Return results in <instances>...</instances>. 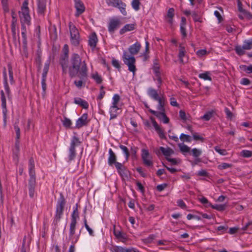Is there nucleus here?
<instances>
[{
  "label": "nucleus",
  "instance_id": "obj_1",
  "mask_svg": "<svg viewBox=\"0 0 252 252\" xmlns=\"http://www.w3.org/2000/svg\"><path fill=\"white\" fill-rule=\"evenodd\" d=\"M71 66L69 67V74L70 77H74L77 74H82L83 76L88 73V68L85 61H82L80 56L73 53L70 59Z\"/></svg>",
  "mask_w": 252,
  "mask_h": 252
},
{
  "label": "nucleus",
  "instance_id": "obj_2",
  "mask_svg": "<svg viewBox=\"0 0 252 252\" xmlns=\"http://www.w3.org/2000/svg\"><path fill=\"white\" fill-rule=\"evenodd\" d=\"M141 46L139 42H136L134 44L130 46L128 49V52L124 51L123 55V60L125 64L127 65L128 67V70L132 72L133 74L136 71V68L135 65L136 60L134 57L138 53Z\"/></svg>",
  "mask_w": 252,
  "mask_h": 252
},
{
  "label": "nucleus",
  "instance_id": "obj_3",
  "mask_svg": "<svg viewBox=\"0 0 252 252\" xmlns=\"http://www.w3.org/2000/svg\"><path fill=\"white\" fill-rule=\"evenodd\" d=\"M29 175L28 187L29 190V195L31 198L33 197L35 188L36 186V177L34 170V162L32 158L29 159Z\"/></svg>",
  "mask_w": 252,
  "mask_h": 252
},
{
  "label": "nucleus",
  "instance_id": "obj_4",
  "mask_svg": "<svg viewBox=\"0 0 252 252\" xmlns=\"http://www.w3.org/2000/svg\"><path fill=\"white\" fill-rule=\"evenodd\" d=\"M65 203V199L63 194L62 193H60V197L57 201L56 208V213L53 221V224L55 227L58 226V223L62 217Z\"/></svg>",
  "mask_w": 252,
  "mask_h": 252
},
{
  "label": "nucleus",
  "instance_id": "obj_5",
  "mask_svg": "<svg viewBox=\"0 0 252 252\" xmlns=\"http://www.w3.org/2000/svg\"><path fill=\"white\" fill-rule=\"evenodd\" d=\"M77 206L78 205L76 204V207L71 214V222L69 225V239L73 243H76L79 238L78 235H75L77 219L79 217Z\"/></svg>",
  "mask_w": 252,
  "mask_h": 252
},
{
  "label": "nucleus",
  "instance_id": "obj_6",
  "mask_svg": "<svg viewBox=\"0 0 252 252\" xmlns=\"http://www.w3.org/2000/svg\"><path fill=\"white\" fill-rule=\"evenodd\" d=\"M28 4V0H24L21 7V10L19 11V16L21 23H25L29 25L31 23V17L29 14Z\"/></svg>",
  "mask_w": 252,
  "mask_h": 252
},
{
  "label": "nucleus",
  "instance_id": "obj_7",
  "mask_svg": "<svg viewBox=\"0 0 252 252\" xmlns=\"http://www.w3.org/2000/svg\"><path fill=\"white\" fill-rule=\"evenodd\" d=\"M108 6L117 8L121 13L126 16L127 12L126 11V5L121 0H105Z\"/></svg>",
  "mask_w": 252,
  "mask_h": 252
},
{
  "label": "nucleus",
  "instance_id": "obj_8",
  "mask_svg": "<svg viewBox=\"0 0 252 252\" xmlns=\"http://www.w3.org/2000/svg\"><path fill=\"white\" fill-rule=\"evenodd\" d=\"M69 28L71 43L73 45L77 46L79 44L80 42V35L79 32L75 26L71 22L69 23Z\"/></svg>",
  "mask_w": 252,
  "mask_h": 252
},
{
  "label": "nucleus",
  "instance_id": "obj_9",
  "mask_svg": "<svg viewBox=\"0 0 252 252\" xmlns=\"http://www.w3.org/2000/svg\"><path fill=\"white\" fill-rule=\"evenodd\" d=\"M251 49H252V38L250 40H245L242 46H236L235 50L238 55L242 56L245 54V50H250Z\"/></svg>",
  "mask_w": 252,
  "mask_h": 252
},
{
  "label": "nucleus",
  "instance_id": "obj_10",
  "mask_svg": "<svg viewBox=\"0 0 252 252\" xmlns=\"http://www.w3.org/2000/svg\"><path fill=\"white\" fill-rule=\"evenodd\" d=\"M80 143L81 142L77 137L75 136H73L69 150V161L72 160L75 157V147L79 145Z\"/></svg>",
  "mask_w": 252,
  "mask_h": 252
},
{
  "label": "nucleus",
  "instance_id": "obj_11",
  "mask_svg": "<svg viewBox=\"0 0 252 252\" xmlns=\"http://www.w3.org/2000/svg\"><path fill=\"white\" fill-rule=\"evenodd\" d=\"M141 158L143 164L146 166H153V157L148 150L143 149L141 150Z\"/></svg>",
  "mask_w": 252,
  "mask_h": 252
},
{
  "label": "nucleus",
  "instance_id": "obj_12",
  "mask_svg": "<svg viewBox=\"0 0 252 252\" xmlns=\"http://www.w3.org/2000/svg\"><path fill=\"white\" fill-rule=\"evenodd\" d=\"M122 24L120 19L114 17L111 18L108 25V30L110 33H114L115 30L120 27Z\"/></svg>",
  "mask_w": 252,
  "mask_h": 252
},
{
  "label": "nucleus",
  "instance_id": "obj_13",
  "mask_svg": "<svg viewBox=\"0 0 252 252\" xmlns=\"http://www.w3.org/2000/svg\"><path fill=\"white\" fill-rule=\"evenodd\" d=\"M153 69L154 72L157 77V80L158 82V87L160 88V85L162 83V73L160 71V66L157 60H155L154 61Z\"/></svg>",
  "mask_w": 252,
  "mask_h": 252
},
{
  "label": "nucleus",
  "instance_id": "obj_14",
  "mask_svg": "<svg viewBox=\"0 0 252 252\" xmlns=\"http://www.w3.org/2000/svg\"><path fill=\"white\" fill-rule=\"evenodd\" d=\"M149 112L156 116L159 120L164 124H168L169 122V119L167 117L165 112H158L152 109H149Z\"/></svg>",
  "mask_w": 252,
  "mask_h": 252
},
{
  "label": "nucleus",
  "instance_id": "obj_15",
  "mask_svg": "<svg viewBox=\"0 0 252 252\" xmlns=\"http://www.w3.org/2000/svg\"><path fill=\"white\" fill-rule=\"evenodd\" d=\"M74 6L76 9L75 16L78 17L80 15L83 13L85 10V7L81 0H74Z\"/></svg>",
  "mask_w": 252,
  "mask_h": 252
},
{
  "label": "nucleus",
  "instance_id": "obj_16",
  "mask_svg": "<svg viewBox=\"0 0 252 252\" xmlns=\"http://www.w3.org/2000/svg\"><path fill=\"white\" fill-rule=\"evenodd\" d=\"M150 119L155 129V130L158 133L159 137L161 139H166V136L163 129L160 127V126L158 124V123L153 117H151Z\"/></svg>",
  "mask_w": 252,
  "mask_h": 252
},
{
  "label": "nucleus",
  "instance_id": "obj_17",
  "mask_svg": "<svg viewBox=\"0 0 252 252\" xmlns=\"http://www.w3.org/2000/svg\"><path fill=\"white\" fill-rule=\"evenodd\" d=\"M88 114L87 113L83 114L76 122V127L79 128L87 125L88 122L87 121Z\"/></svg>",
  "mask_w": 252,
  "mask_h": 252
},
{
  "label": "nucleus",
  "instance_id": "obj_18",
  "mask_svg": "<svg viewBox=\"0 0 252 252\" xmlns=\"http://www.w3.org/2000/svg\"><path fill=\"white\" fill-rule=\"evenodd\" d=\"M77 75L80 80H75L74 82V84L77 87L81 88L83 85H85V83L87 79L88 73H86L85 76H83L82 74H79Z\"/></svg>",
  "mask_w": 252,
  "mask_h": 252
},
{
  "label": "nucleus",
  "instance_id": "obj_19",
  "mask_svg": "<svg viewBox=\"0 0 252 252\" xmlns=\"http://www.w3.org/2000/svg\"><path fill=\"white\" fill-rule=\"evenodd\" d=\"M115 167L119 173V174L122 177H126L127 176V170L126 167L120 162H117L116 163Z\"/></svg>",
  "mask_w": 252,
  "mask_h": 252
},
{
  "label": "nucleus",
  "instance_id": "obj_20",
  "mask_svg": "<svg viewBox=\"0 0 252 252\" xmlns=\"http://www.w3.org/2000/svg\"><path fill=\"white\" fill-rule=\"evenodd\" d=\"M148 94L155 100L158 101L159 99L164 97V96L161 95L159 96L158 94V92L152 88H149L148 90Z\"/></svg>",
  "mask_w": 252,
  "mask_h": 252
},
{
  "label": "nucleus",
  "instance_id": "obj_21",
  "mask_svg": "<svg viewBox=\"0 0 252 252\" xmlns=\"http://www.w3.org/2000/svg\"><path fill=\"white\" fill-rule=\"evenodd\" d=\"M109 157L108 159V163L110 166H112L113 164L116 165V163L118 162L116 161L117 157L115 154L113 152L111 149L109 150Z\"/></svg>",
  "mask_w": 252,
  "mask_h": 252
},
{
  "label": "nucleus",
  "instance_id": "obj_22",
  "mask_svg": "<svg viewBox=\"0 0 252 252\" xmlns=\"http://www.w3.org/2000/svg\"><path fill=\"white\" fill-rule=\"evenodd\" d=\"M120 109L118 106L112 105L109 109V113L110 114V120L114 119L117 118L119 114V111Z\"/></svg>",
  "mask_w": 252,
  "mask_h": 252
},
{
  "label": "nucleus",
  "instance_id": "obj_23",
  "mask_svg": "<svg viewBox=\"0 0 252 252\" xmlns=\"http://www.w3.org/2000/svg\"><path fill=\"white\" fill-rule=\"evenodd\" d=\"M46 0H38L37 12L39 14L43 15L46 10Z\"/></svg>",
  "mask_w": 252,
  "mask_h": 252
},
{
  "label": "nucleus",
  "instance_id": "obj_24",
  "mask_svg": "<svg viewBox=\"0 0 252 252\" xmlns=\"http://www.w3.org/2000/svg\"><path fill=\"white\" fill-rule=\"evenodd\" d=\"M74 103L82 107L84 109H88L89 107L88 103L85 100L80 97H75L74 98Z\"/></svg>",
  "mask_w": 252,
  "mask_h": 252
},
{
  "label": "nucleus",
  "instance_id": "obj_25",
  "mask_svg": "<svg viewBox=\"0 0 252 252\" xmlns=\"http://www.w3.org/2000/svg\"><path fill=\"white\" fill-rule=\"evenodd\" d=\"M135 29V24H126L122 29H121L119 33L120 34H123L125 32H130L134 30Z\"/></svg>",
  "mask_w": 252,
  "mask_h": 252
},
{
  "label": "nucleus",
  "instance_id": "obj_26",
  "mask_svg": "<svg viewBox=\"0 0 252 252\" xmlns=\"http://www.w3.org/2000/svg\"><path fill=\"white\" fill-rule=\"evenodd\" d=\"M97 41L98 40L95 33H93L89 37V45L92 49H94L96 47Z\"/></svg>",
  "mask_w": 252,
  "mask_h": 252
},
{
  "label": "nucleus",
  "instance_id": "obj_27",
  "mask_svg": "<svg viewBox=\"0 0 252 252\" xmlns=\"http://www.w3.org/2000/svg\"><path fill=\"white\" fill-rule=\"evenodd\" d=\"M159 150L161 152L163 155L166 157V158L170 156L174 153V151L169 147L165 148L163 147H160Z\"/></svg>",
  "mask_w": 252,
  "mask_h": 252
},
{
  "label": "nucleus",
  "instance_id": "obj_28",
  "mask_svg": "<svg viewBox=\"0 0 252 252\" xmlns=\"http://www.w3.org/2000/svg\"><path fill=\"white\" fill-rule=\"evenodd\" d=\"M14 158H18L20 153V142L19 140H15V146L13 149Z\"/></svg>",
  "mask_w": 252,
  "mask_h": 252
},
{
  "label": "nucleus",
  "instance_id": "obj_29",
  "mask_svg": "<svg viewBox=\"0 0 252 252\" xmlns=\"http://www.w3.org/2000/svg\"><path fill=\"white\" fill-rule=\"evenodd\" d=\"M3 83H4V89H5L6 94H7L8 95H9L10 93V90L9 86L8 85L7 75H6L5 68H4V69L3 71Z\"/></svg>",
  "mask_w": 252,
  "mask_h": 252
},
{
  "label": "nucleus",
  "instance_id": "obj_30",
  "mask_svg": "<svg viewBox=\"0 0 252 252\" xmlns=\"http://www.w3.org/2000/svg\"><path fill=\"white\" fill-rule=\"evenodd\" d=\"M174 12L175 10L173 8H170L168 10L166 15V18L168 19L167 22L171 25L173 24Z\"/></svg>",
  "mask_w": 252,
  "mask_h": 252
},
{
  "label": "nucleus",
  "instance_id": "obj_31",
  "mask_svg": "<svg viewBox=\"0 0 252 252\" xmlns=\"http://www.w3.org/2000/svg\"><path fill=\"white\" fill-rule=\"evenodd\" d=\"M60 64L62 65L63 72L65 73L68 67V57L63 58L60 61Z\"/></svg>",
  "mask_w": 252,
  "mask_h": 252
},
{
  "label": "nucleus",
  "instance_id": "obj_32",
  "mask_svg": "<svg viewBox=\"0 0 252 252\" xmlns=\"http://www.w3.org/2000/svg\"><path fill=\"white\" fill-rule=\"evenodd\" d=\"M186 50L185 47L183 46L182 44L179 45V53L178 57L181 63H184L183 58L185 56Z\"/></svg>",
  "mask_w": 252,
  "mask_h": 252
},
{
  "label": "nucleus",
  "instance_id": "obj_33",
  "mask_svg": "<svg viewBox=\"0 0 252 252\" xmlns=\"http://www.w3.org/2000/svg\"><path fill=\"white\" fill-rule=\"evenodd\" d=\"M158 109L160 111V112H164L165 109H164V105L165 103V97H163L161 98L160 99H159L158 100Z\"/></svg>",
  "mask_w": 252,
  "mask_h": 252
},
{
  "label": "nucleus",
  "instance_id": "obj_34",
  "mask_svg": "<svg viewBox=\"0 0 252 252\" xmlns=\"http://www.w3.org/2000/svg\"><path fill=\"white\" fill-rule=\"evenodd\" d=\"M215 112L214 111H210L206 112L203 116H201L200 119L205 121L210 120L213 116Z\"/></svg>",
  "mask_w": 252,
  "mask_h": 252
},
{
  "label": "nucleus",
  "instance_id": "obj_35",
  "mask_svg": "<svg viewBox=\"0 0 252 252\" xmlns=\"http://www.w3.org/2000/svg\"><path fill=\"white\" fill-rule=\"evenodd\" d=\"M119 147L123 151V153L125 155L126 159V161H127L130 156L128 148L126 146H124L123 145H120L119 146Z\"/></svg>",
  "mask_w": 252,
  "mask_h": 252
},
{
  "label": "nucleus",
  "instance_id": "obj_36",
  "mask_svg": "<svg viewBox=\"0 0 252 252\" xmlns=\"http://www.w3.org/2000/svg\"><path fill=\"white\" fill-rule=\"evenodd\" d=\"M62 123H63V126L65 128H71V126L72 125V122L69 119L64 117L63 118V120H62Z\"/></svg>",
  "mask_w": 252,
  "mask_h": 252
},
{
  "label": "nucleus",
  "instance_id": "obj_37",
  "mask_svg": "<svg viewBox=\"0 0 252 252\" xmlns=\"http://www.w3.org/2000/svg\"><path fill=\"white\" fill-rule=\"evenodd\" d=\"M178 146L180 151L183 154L189 153L190 151V148L184 144H179Z\"/></svg>",
  "mask_w": 252,
  "mask_h": 252
},
{
  "label": "nucleus",
  "instance_id": "obj_38",
  "mask_svg": "<svg viewBox=\"0 0 252 252\" xmlns=\"http://www.w3.org/2000/svg\"><path fill=\"white\" fill-rule=\"evenodd\" d=\"M211 206L213 209H216L219 211H222L226 209L227 205L226 204H216L215 205H211Z\"/></svg>",
  "mask_w": 252,
  "mask_h": 252
},
{
  "label": "nucleus",
  "instance_id": "obj_39",
  "mask_svg": "<svg viewBox=\"0 0 252 252\" xmlns=\"http://www.w3.org/2000/svg\"><path fill=\"white\" fill-rule=\"evenodd\" d=\"M92 77L97 84L101 83L102 79L101 77L98 74L97 72H95L92 75Z\"/></svg>",
  "mask_w": 252,
  "mask_h": 252
},
{
  "label": "nucleus",
  "instance_id": "obj_40",
  "mask_svg": "<svg viewBox=\"0 0 252 252\" xmlns=\"http://www.w3.org/2000/svg\"><path fill=\"white\" fill-rule=\"evenodd\" d=\"M49 64H50L49 62H47L45 63L43 70V73L42 74V78H46L47 74V73H48L49 69Z\"/></svg>",
  "mask_w": 252,
  "mask_h": 252
},
{
  "label": "nucleus",
  "instance_id": "obj_41",
  "mask_svg": "<svg viewBox=\"0 0 252 252\" xmlns=\"http://www.w3.org/2000/svg\"><path fill=\"white\" fill-rule=\"evenodd\" d=\"M180 139L183 142H190L191 141V137L189 135L182 133L180 135Z\"/></svg>",
  "mask_w": 252,
  "mask_h": 252
},
{
  "label": "nucleus",
  "instance_id": "obj_42",
  "mask_svg": "<svg viewBox=\"0 0 252 252\" xmlns=\"http://www.w3.org/2000/svg\"><path fill=\"white\" fill-rule=\"evenodd\" d=\"M8 0H1L2 9L5 13L8 12L9 11Z\"/></svg>",
  "mask_w": 252,
  "mask_h": 252
},
{
  "label": "nucleus",
  "instance_id": "obj_43",
  "mask_svg": "<svg viewBox=\"0 0 252 252\" xmlns=\"http://www.w3.org/2000/svg\"><path fill=\"white\" fill-rule=\"evenodd\" d=\"M8 0H1L2 9L5 13L8 12L9 11Z\"/></svg>",
  "mask_w": 252,
  "mask_h": 252
},
{
  "label": "nucleus",
  "instance_id": "obj_44",
  "mask_svg": "<svg viewBox=\"0 0 252 252\" xmlns=\"http://www.w3.org/2000/svg\"><path fill=\"white\" fill-rule=\"evenodd\" d=\"M14 128L16 132V139L15 140H19L20 137V128L18 126V124L17 123H15L14 125Z\"/></svg>",
  "mask_w": 252,
  "mask_h": 252
},
{
  "label": "nucleus",
  "instance_id": "obj_45",
  "mask_svg": "<svg viewBox=\"0 0 252 252\" xmlns=\"http://www.w3.org/2000/svg\"><path fill=\"white\" fill-rule=\"evenodd\" d=\"M84 226L85 227V228H86V229L87 230V231H88L89 234L91 235V236H94V231L93 230L89 227V226L88 225V223H87V220L86 219V217L85 216L84 217Z\"/></svg>",
  "mask_w": 252,
  "mask_h": 252
},
{
  "label": "nucleus",
  "instance_id": "obj_46",
  "mask_svg": "<svg viewBox=\"0 0 252 252\" xmlns=\"http://www.w3.org/2000/svg\"><path fill=\"white\" fill-rule=\"evenodd\" d=\"M241 156L244 158H250L252 156V151L249 150H243L241 152Z\"/></svg>",
  "mask_w": 252,
  "mask_h": 252
},
{
  "label": "nucleus",
  "instance_id": "obj_47",
  "mask_svg": "<svg viewBox=\"0 0 252 252\" xmlns=\"http://www.w3.org/2000/svg\"><path fill=\"white\" fill-rule=\"evenodd\" d=\"M1 106L3 109H6V98L4 96V92L3 91H1Z\"/></svg>",
  "mask_w": 252,
  "mask_h": 252
},
{
  "label": "nucleus",
  "instance_id": "obj_48",
  "mask_svg": "<svg viewBox=\"0 0 252 252\" xmlns=\"http://www.w3.org/2000/svg\"><path fill=\"white\" fill-rule=\"evenodd\" d=\"M191 15L194 22H202L200 16L196 12H192Z\"/></svg>",
  "mask_w": 252,
  "mask_h": 252
},
{
  "label": "nucleus",
  "instance_id": "obj_49",
  "mask_svg": "<svg viewBox=\"0 0 252 252\" xmlns=\"http://www.w3.org/2000/svg\"><path fill=\"white\" fill-rule=\"evenodd\" d=\"M198 76L200 78L203 79L205 80H211V78L209 76V73L207 72L199 74Z\"/></svg>",
  "mask_w": 252,
  "mask_h": 252
},
{
  "label": "nucleus",
  "instance_id": "obj_50",
  "mask_svg": "<svg viewBox=\"0 0 252 252\" xmlns=\"http://www.w3.org/2000/svg\"><path fill=\"white\" fill-rule=\"evenodd\" d=\"M120 100V97L119 94H115L114 95L113 97V102L112 105L113 106H118V104Z\"/></svg>",
  "mask_w": 252,
  "mask_h": 252
},
{
  "label": "nucleus",
  "instance_id": "obj_51",
  "mask_svg": "<svg viewBox=\"0 0 252 252\" xmlns=\"http://www.w3.org/2000/svg\"><path fill=\"white\" fill-rule=\"evenodd\" d=\"M22 41L24 48H26L27 46V32H21Z\"/></svg>",
  "mask_w": 252,
  "mask_h": 252
},
{
  "label": "nucleus",
  "instance_id": "obj_52",
  "mask_svg": "<svg viewBox=\"0 0 252 252\" xmlns=\"http://www.w3.org/2000/svg\"><path fill=\"white\" fill-rule=\"evenodd\" d=\"M8 69L10 82L11 84H13L14 82V81L13 79V71L11 66L10 65H8Z\"/></svg>",
  "mask_w": 252,
  "mask_h": 252
},
{
  "label": "nucleus",
  "instance_id": "obj_53",
  "mask_svg": "<svg viewBox=\"0 0 252 252\" xmlns=\"http://www.w3.org/2000/svg\"><path fill=\"white\" fill-rule=\"evenodd\" d=\"M215 150L219 153L220 155L222 156H225L227 155V151L225 149H221L219 147L216 146L215 148Z\"/></svg>",
  "mask_w": 252,
  "mask_h": 252
},
{
  "label": "nucleus",
  "instance_id": "obj_54",
  "mask_svg": "<svg viewBox=\"0 0 252 252\" xmlns=\"http://www.w3.org/2000/svg\"><path fill=\"white\" fill-rule=\"evenodd\" d=\"M192 155L193 157L197 158L200 156L201 154V151L199 149L194 148L192 150Z\"/></svg>",
  "mask_w": 252,
  "mask_h": 252
},
{
  "label": "nucleus",
  "instance_id": "obj_55",
  "mask_svg": "<svg viewBox=\"0 0 252 252\" xmlns=\"http://www.w3.org/2000/svg\"><path fill=\"white\" fill-rule=\"evenodd\" d=\"M232 166L231 164H229L227 163H222L218 166V168L219 169L223 170L225 169L228 168H230Z\"/></svg>",
  "mask_w": 252,
  "mask_h": 252
},
{
  "label": "nucleus",
  "instance_id": "obj_56",
  "mask_svg": "<svg viewBox=\"0 0 252 252\" xmlns=\"http://www.w3.org/2000/svg\"><path fill=\"white\" fill-rule=\"evenodd\" d=\"M192 137L193 139L195 140H200L201 142H203L204 140V138L203 137L198 135V134L195 132L192 133Z\"/></svg>",
  "mask_w": 252,
  "mask_h": 252
},
{
  "label": "nucleus",
  "instance_id": "obj_57",
  "mask_svg": "<svg viewBox=\"0 0 252 252\" xmlns=\"http://www.w3.org/2000/svg\"><path fill=\"white\" fill-rule=\"evenodd\" d=\"M120 252H138L134 248L126 249L124 248H121L120 249Z\"/></svg>",
  "mask_w": 252,
  "mask_h": 252
},
{
  "label": "nucleus",
  "instance_id": "obj_58",
  "mask_svg": "<svg viewBox=\"0 0 252 252\" xmlns=\"http://www.w3.org/2000/svg\"><path fill=\"white\" fill-rule=\"evenodd\" d=\"M180 31L183 36L185 37L187 36V33L185 24H181Z\"/></svg>",
  "mask_w": 252,
  "mask_h": 252
},
{
  "label": "nucleus",
  "instance_id": "obj_59",
  "mask_svg": "<svg viewBox=\"0 0 252 252\" xmlns=\"http://www.w3.org/2000/svg\"><path fill=\"white\" fill-rule=\"evenodd\" d=\"M167 187V184L166 183L158 185L157 186V189L158 191H161L163 190Z\"/></svg>",
  "mask_w": 252,
  "mask_h": 252
},
{
  "label": "nucleus",
  "instance_id": "obj_60",
  "mask_svg": "<svg viewBox=\"0 0 252 252\" xmlns=\"http://www.w3.org/2000/svg\"><path fill=\"white\" fill-rule=\"evenodd\" d=\"M207 54V51L205 49L199 50L196 52V55L199 57H201Z\"/></svg>",
  "mask_w": 252,
  "mask_h": 252
},
{
  "label": "nucleus",
  "instance_id": "obj_61",
  "mask_svg": "<svg viewBox=\"0 0 252 252\" xmlns=\"http://www.w3.org/2000/svg\"><path fill=\"white\" fill-rule=\"evenodd\" d=\"M112 63L113 65L117 68V69H119L121 68V66L120 65L119 62L118 60L113 59L112 61Z\"/></svg>",
  "mask_w": 252,
  "mask_h": 252
},
{
  "label": "nucleus",
  "instance_id": "obj_62",
  "mask_svg": "<svg viewBox=\"0 0 252 252\" xmlns=\"http://www.w3.org/2000/svg\"><path fill=\"white\" fill-rule=\"evenodd\" d=\"M179 116L181 119L184 121H186L187 120V118L186 116V114L185 112L183 110H180L179 111Z\"/></svg>",
  "mask_w": 252,
  "mask_h": 252
},
{
  "label": "nucleus",
  "instance_id": "obj_63",
  "mask_svg": "<svg viewBox=\"0 0 252 252\" xmlns=\"http://www.w3.org/2000/svg\"><path fill=\"white\" fill-rule=\"evenodd\" d=\"M178 206H179L180 207H181L182 209H185L186 208V205L185 203V202L183 201L182 199H179L177 201Z\"/></svg>",
  "mask_w": 252,
  "mask_h": 252
},
{
  "label": "nucleus",
  "instance_id": "obj_64",
  "mask_svg": "<svg viewBox=\"0 0 252 252\" xmlns=\"http://www.w3.org/2000/svg\"><path fill=\"white\" fill-rule=\"evenodd\" d=\"M155 238V235L152 234L149 236L148 238L145 239V241L146 242L151 243L152 241Z\"/></svg>",
  "mask_w": 252,
  "mask_h": 252
}]
</instances>
